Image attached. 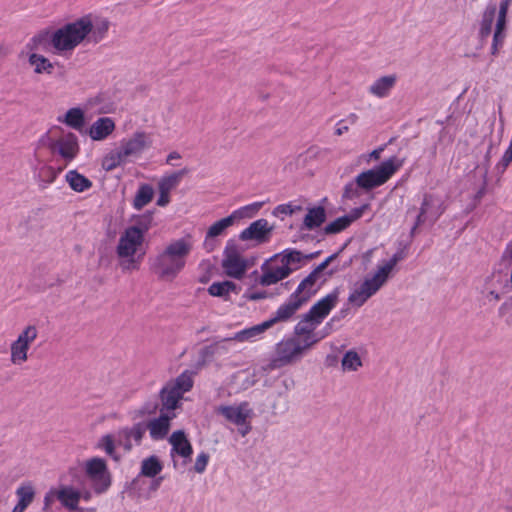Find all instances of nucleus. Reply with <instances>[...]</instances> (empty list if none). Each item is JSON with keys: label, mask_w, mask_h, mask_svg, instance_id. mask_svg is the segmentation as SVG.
<instances>
[{"label": "nucleus", "mask_w": 512, "mask_h": 512, "mask_svg": "<svg viewBox=\"0 0 512 512\" xmlns=\"http://www.w3.org/2000/svg\"><path fill=\"white\" fill-rule=\"evenodd\" d=\"M192 250L187 238L170 242L153 260L151 269L162 281H173L186 265V258Z\"/></svg>", "instance_id": "1"}, {"label": "nucleus", "mask_w": 512, "mask_h": 512, "mask_svg": "<svg viewBox=\"0 0 512 512\" xmlns=\"http://www.w3.org/2000/svg\"><path fill=\"white\" fill-rule=\"evenodd\" d=\"M92 30L91 16L80 17L52 32V47L58 53L72 51L88 38Z\"/></svg>", "instance_id": "2"}, {"label": "nucleus", "mask_w": 512, "mask_h": 512, "mask_svg": "<svg viewBox=\"0 0 512 512\" xmlns=\"http://www.w3.org/2000/svg\"><path fill=\"white\" fill-rule=\"evenodd\" d=\"M145 237L136 229L126 228L120 235L116 246L119 266L123 272H130L140 268L145 251L138 253L144 243Z\"/></svg>", "instance_id": "3"}, {"label": "nucleus", "mask_w": 512, "mask_h": 512, "mask_svg": "<svg viewBox=\"0 0 512 512\" xmlns=\"http://www.w3.org/2000/svg\"><path fill=\"white\" fill-rule=\"evenodd\" d=\"M308 350L300 341V338L290 337L280 341L275 348V358L271 360V368H281L289 365L302 356Z\"/></svg>", "instance_id": "4"}, {"label": "nucleus", "mask_w": 512, "mask_h": 512, "mask_svg": "<svg viewBox=\"0 0 512 512\" xmlns=\"http://www.w3.org/2000/svg\"><path fill=\"white\" fill-rule=\"evenodd\" d=\"M384 284V263L379 264L376 273L371 278L356 287L349 295L348 301L354 306H362Z\"/></svg>", "instance_id": "5"}, {"label": "nucleus", "mask_w": 512, "mask_h": 512, "mask_svg": "<svg viewBox=\"0 0 512 512\" xmlns=\"http://www.w3.org/2000/svg\"><path fill=\"white\" fill-rule=\"evenodd\" d=\"M318 274L312 270L298 285L296 291L291 295L289 301L280 307H290L289 319L311 298L315 293V285Z\"/></svg>", "instance_id": "6"}, {"label": "nucleus", "mask_w": 512, "mask_h": 512, "mask_svg": "<svg viewBox=\"0 0 512 512\" xmlns=\"http://www.w3.org/2000/svg\"><path fill=\"white\" fill-rule=\"evenodd\" d=\"M85 472L93 482L95 492L103 493L111 485V475L106 461L99 457H93L86 461Z\"/></svg>", "instance_id": "7"}, {"label": "nucleus", "mask_w": 512, "mask_h": 512, "mask_svg": "<svg viewBox=\"0 0 512 512\" xmlns=\"http://www.w3.org/2000/svg\"><path fill=\"white\" fill-rule=\"evenodd\" d=\"M444 210L445 207L439 199L432 194H425L421 203L420 211L416 216L415 223L411 227V234H414L416 229L426 222L433 225L443 214Z\"/></svg>", "instance_id": "8"}, {"label": "nucleus", "mask_w": 512, "mask_h": 512, "mask_svg": "<svg viewBox=\"0 0 512 512\" xmlns=\"http://www.w3.org/2000/svg\"><path fill=\"white\" fill-rule=\"evenodd\" d=\"M290 307H279L274 315V317L264 321L261 324L252 326L250 328L244 329L242 331L237 332L233 337L224 338L223 341H239L244 342L247 341L261 333L265 330L271 328L274 324L278 322H285L289 320Z\"/></svg>", "instance_id": "9"}, {"label": "nucleus", "mask_w": 512, "mask_h": 512, "mask_svg": "<svg viewBox=\"0 0 512 512\" xmlns=\"http://www.w3.org/2000/svg\"><path fill=\"white\" fill-rule=\"evenodd\" d=\"M48 148L52 153L59 154L66 162H71L80 151L77 136L68 132L56 140H51Z\"/></svg>", "instance_id": "10"}, {"label": "nucleus", "mask_w": 512, "mask_h": 512, "mask_svg": "<svg viewBox=\"0 0 512 512\" xmlns=\"http://www.w3.org/2000/svg\"><path fill=\"white\" fill-rule=\"evenodd\" d=\"M222 267L229 277L240 279L244 275L247 262L240 256L236 245H227L225 248Z\"/></svg>", "instance_id": "11"}, {"label": "nucleus", "mask_w": 512, "mask_h": 512, "mask_svg": "<svg viewBox=\"0 0 512 512\" xmlns=\"http://www.w3.org/2000/svg\"><path fill=\"white\" fill-rule=\"evenodd\" d=\"M272 230L273 226H270L266 219H258L244 229L239 234V238L242 241L254 240L262 244L269 240Z\"/></svg>", "instance_id": "12"}, {"label": "nucleus", "mask_w": 512, "mask_h": 512, "mask_svg": "<svg viewBox=\"0 0 512 512\" xmlns=\"http://www.w3.org/2000/svg\"><path fill=\"white\" fill-rule=\"evenodd\" d=\"M318 325L319 323L314 322V319L309 318L307 314H304L303 318L296 324L294 328L295 337L300 338L304 347L310 349L322 338L315 333Z\"/></svg>", "instance_id": "13"}, {"label": "nucleus", "mask_w": 512, "mask_h": 512, "mask_svg": "<svg viewBox=\"0 0 512 512\" xmlns=\"http://www.w3.org/2000/svg\"><path fill=\"white\" fill-rule=\"evenodd\" d=\"M358 186L368 192L384 184V162L380 163L375 169H369L360 173L356 177Z\"/></svg>", "instance_id": "14"}, {"label": "nucleus", "mask_w": 512, "mask_h": 512, "mask_svg": "<svg viewBox=\"0 0 512 512\" xmlns=\"http://www.w3.org/2000/svg\"><path fill=\"white\" fill-rule=\"evenodd\" d=\"M151 142L144 132H136L132 138L126 141L120 148V152L125 159L129 156H136L141 154L146 148L150 146Z\"/></svg>", "instance_id": "15"}, {"label": "nucleus", "mask_w": 512, "mask_h": 512, "mask_svg": "<svg viewBox=\"0 0 512 512\" xmlns=\"http://www.w3.org/2000/svg\"><path fill=\"white\" fill-rule=\"evenodd\" d=\"M414 234H402L397 241V247L395 253L391 256L389 260H386V281L390 277L394 267L399 261H402L406 258L409 247L412 243V238Z\"/></svg>", "instance_id": "16"}, {"label": "nucleus", "mask_w": 512, "mask_h": 512, "mask_svg": "<svg viewBox=\"0 0 512 512\" xmlns=\"http://www.w3.org/2000/svg\"><path fill=\"white\" fill-rule=\"evenodd\" d=\"M337 299L336 293L328 294L316 302L306 314L309 318L314 319V322L320 324L336 305Z\"/></svg>", "instance_id": "17"}, {"label": "nucleus", "mask_w": 512, "mask_h": 512, "mask_svg": "<svg viewBox=\"0 0 512 512\" xmlns=\"http://www.w3.org/2000/svg\"><path fill=\"white\" fill-rule=\"evenodd\" d=\"M175 416V414H167L161 413V415L157 418L150 420L147 424H145L146 429L149 430L150 437L153 440H161L164 439L170 429V421Z\"/></svg>", "instance_id": "18"}, {"label": "nucleus", "mask_w": 512, "mask_h": 512, "mask_svg": "<svg viewBox=\"0 0 512 512\" xmlns=\"http://www.w3.org/2000/svg\"><path fill=\"white\" fill-rule=\"evenodd\" d=\"M234 220L235 215L231 214L225 218L216 221L208 228L204 241V248L208 252H211L215 248V244L212 241V239L222 235L228 227L233 225Z\"/></svg>", "instance_id": "19"}, {"label": "nucleus", "mask_w": 512, "mask_h": 512, "mask_svg": "<svg viewBox=\"0 0 512 512\" xmlns=\"http://www.w3.org/2000/svg\"><path fill=\"white\" fill-rule=\"evenodd\" d=\"M169 442L172 445V454H178L183 458H189L192 455L191 443L183 430L174 431L169 438Z\"/></svg>", "instance_id": "20"}, {"label": "nucleus", "mask_w": 512, "mask_h": 512, "mask_svg": "<svg viewBox=\"0 0 512 512\" xmlns=\"http://www.w3.org/2000/svg\"><path fill=\"white\" fill-rule=\"evenodd\" d=\"M115 129L114 121L109 117L97 119L89 129V136L95 141L107 138Z\"/></svg>", "instance_id": "21"}, {"label": "nucleus", "mask_w": 512, "mask_h": 512, "mask_svg": "<svg viewBox=\"0 0 512 512\" xmlns=\"http://www.w3.org/2000/svg\"><path fill=\"white\" fill-rule=\"evenodd\" d=\"M18 502L12 509V512H24L26 508L34 501L36 491L32 483H24L16 489Z\"/></svg>", "instance_id": "22"}, {"label": "nucleus", "mask_w": 512, "mask_h": 512, "mask_svg": "<svg viewBox=\"0 0 512 512\" xmlns=\"http://www.w3.org/2000/svg\"><path fill=\"white\" fill-rule=\"evenodd\" d=\"M182 394L176 390L171 384L167 383L159 393L162 403L161 412L166 410H174L178 407L179 401L182 399Z\"/></svg>", "instance_id": "23"}, {"label": "nucleus", "mask_w": 512, "mask_h": 512, "mask_svg": "<svg viewBox=\"0 0 512 512\" xmlns=\"http://www.w3.org/2000/svg\"><path fill=\"white\" fill-rule=\"evenodd\" d=\"M55 495L65 508L71 511H74L78 508L81 494L79 491L74 490L72 487L63 486L57 490Z\"/></svg>", "instance_id": "24"}, {"label": "nucleus", "mask_w": 512, "mask_h": 512, "mask_svg": "<svg viewBox=\"0 0 512 512\" xmlns=\"http://www.w3.org/2000/svg\"><path fill=\"white\" fill-rule=\"evenodd\" d=\"M326 220V211L323 206L309 208L303 220V226L312 230L320 227Z\"/></svg>", "instance_id": "25"}, {"label": "nucleus", "mask_w": 512, "mask_h": 512, "mask_svg": "<svg viewBox=\"0 0 512 512\" xmlns=\"http://www.w3.org/2000/svg\"><path fill=\"white\" fill-rule=\"evenodd\" d=\"M28 63L34 68V73L40 74H52L54 70V64L44 55L38 53H31L28 56Z\"/></svg>", "instance_id": "26"}, {"label": "nucleus", "mask_w": 512, "mask_h": 512, "mask_svg": "<svg viewBox=\"0 0 512 512\" xmlns=\"http://www.w3.org/2000/svg\"><path fill=\"white\" fill-rule=\"evenodd\" d=\"M50 46H52V33L49 30L39 31L27 44V48L31 51H48Z\"/></svg>", "instance_id": "27"}, {"label": "nucleus", "mask_w": 512, "mask_h": 512, "mask_svg": "<svg viewBox=\"0 0 512 512\" xmlns=\"http://www.w3.org/2000/svg\"><path fill=\"white\" fill-rule=\"evenodd\" d=\"M66 181L69 183L71 189L76 192H83L92 187V182L77 170L68 171Z\"/></svg>", "instance_id": "28"}, {"label": "nucleus", "mask_w": 512, "mask_h": 512, "mask_svg": "<svg viewBox=\"0 0 512 512\" xmlns=\"http://www.w3.org/2000/svg\"><path fill=\"white\" fill-rule=\"evenodd\" d=\"M246 405V403L240 405L239 407L233 406H222L220 407L221 414L229 421L242 425L245 423L248 414L243 412L242 406Z\"/></svg>", "instance_id": "29"}, {"label": "nucleus", "mask_w": 512, "mask_h": 512, "mask_svg": "<svg viewBox=\"0 0 512 512\" xmlns=\"http://www.w3.org/2000/svg\"><path fill=\"white\" fill-rule=\"evenodd\" d=\"M67 126L75 129L81 130L85 124L84 112L81 108L74 107L70 108L62 120Z\"/></svg>", "instance_id": "30"}, {"label": "nucleus", "mask_w": 512, "mask_h": 512, "mask_svg": "<svg viewBox=\"0 0 512 512\" xmlns=\"http://www.w3.org/2000/svg\"><path fill=\"white\" fill-rule=\"evenodd\" d=\"M133 225L127 227L128 229H136L138 233L145 237V233L152 227L153 212L147 211L141 215L132 217Z\"/></svg>", "instance_id": "31"}, {"label": "nucleus", "mask_w": 512, "mask_h": 512, "mask_svg": "<svg viewBox=\"0 0 512 512\" xmlns=\"http://www.w3.org/2000/svg\"><path fill=\"white\" fill-rule=\"evenodd\" d=\"M154 190L149 184H142L133 200V207L137 210L142 209L153 199Z\"/></svg>", "instance_id": "32"}, {"label": "nucleus", "mask_w": 512, "mask_h": 512, "mask_svg": "<svg viewBox=\"0 0 512 512\" xmlns=\"http://www.w3.org/2000/svg\"><path fill=\"white\" fill-rule=\"evenodd\" d=\"M162 468L160 460L152 455L142 461L141 475L153 478L162 471Z\"/></svg>", "instance_id": "33"}, {"label": "nucleus", "mask_w": 512, "mask_h": 512, "mask_svg": "<svg viewBox=\"0 0 512 512\" xmlns=\"http://www.w3.org/2000/svg\"><path fill=\"white\" fill-rule=\"evenodd\" d=\"M145 431H146L145 424L143 422H138L130 428L127 427V428L120 430L119 436L121 438H131V440L133 439L137 445H140V443L143 439V436L145 434Z\"/></svg>", "instance_id": "34"}, {"label": "nucleus", "mask_w": 512, "mask_h": 512, "mask_svg": "<svg viewBox=\"0 0 512 512\" xmlns=\"http://www.w3.org/2000/svg\"><path fill=\"white\" fill-rule=\"evenodd\" d=\"M28 350L29 347L21 344L17 340L13 341L10 346L11 362L15 365H20L26 362L28 359Z\"/></svg>", "instance_id": "35"}, {"label": "nucleus", "mask_w": 512, "mask_h": 512, "mask_svg": "<svg viewBox=\"0 0 512 512\" xmlns=\"http://www.w3.org/2000/svg\"><path fill=\"white\" fill-rule=\"evenodd\" d=\"M192 376L193 373L186 370L181 373L174 381L168 383L183 395L185 392L190 391L193 387L194 382Z\"/></svg>", "instance_id": "36"}, {"label": "nucleus", "mask_w": 512, "mask_h": 512, "mask_svg": "<svg viewBox=\"0 0 512 512\" xmlns=\"http://www.w3.org/2000/svg\"><path fill=\"white\" fill-rule=\"evenodd\" d=\"M189 172L190 170L188 168H183L167 177L162 178L159 182V190L170 192L171 189H173L179 183L180 179Z\"/></svg>", "instance_id": "37"}, {"label": "nucleus", "mask_w": 512, "mask_h": 512, "mask_svg": "<svg viewBox=\"0 0 512 512\" xmlns=\"http://www.w3.org/2000/svg\"><path fill=\"white\" fill-rule=\"evenodd\" d=\"M354 217L349 215L341 216L325 226V234H337L345 230L353 222Z\"/></svg>", "instance_id": "38"}, {"label": "nucleus", "mask_w": 512, "mask_h": 512, "mask_svg": "<svg viewBox=\"0 0 512 512\" xmlns=\"http://www.w3.org/2000/svg\"><path fill=\"white\" fill-rule=\"evenodd\" d=\"M280 261V263H284L286 266L290 267L292 263H299L303 260V254L298 250H288L281 254H276L271 257V262Z\"/></svg>", "instance_id": "39"}, {"label": "nucleus", "mask_w": 512, "mask_h": 512, "mask_svg": "<svg viewBox=\"0 0 512 512\" xmlns=\"http://www.w3.org/2000/svg\"><path fill=\"white\" fill-rule=\"evenodd\" d=\"M341 363L344 371H356L362 365L358 353L353 350L344 355Z\"/></svg>", "instance_id": "40"}, {"label": "nucleus", "mask_w": 512, "mask_h": 512, "mask_svg": "<svg viewBox=\"0 0 512 512\" xmlns=\"http://www.w3.org/2000/svg\"><path fill=\"white\" fill-rule=\"evenodd\" d=\"M37 336V327L35 325H28L21 331L16 340L21 344L30 347V344L37 338Z\"/></svg>", "instance_id": "41"}, {"label": "nucleus", "mask_w": 512, "mask_h": 512, "mask_svg": "<svg viewBox=\"0 0 512 512\" xmlns=\"http://www.w3.org/2000/svg\"><path fill=\"white\" fill-rule=\"evenodd\" d=\"M406 157L400 155L390 156L386 159V181L403 165Z\"/></svg>", "instance_id": "42"}, {"label": "nucleus", "mask_w": 512, "mask_h": 512, "mask_svg": "<svg viewBox=\"0 0 512 512\" xmlns=\"http://www.w3.org/2000/svg\"><path fill=\"white\" fill-rule=\"evenodd\" d=\"M98 446L103 448L105 452L115 461L120 459L119 455H117L115 452V444L112 435L107 434L103 436Z\"/></svg>", "instance_id": "43"}, {"label": "nucleus", "mask_w": 512, "mask_h": 512, "mask_svg": "<svg viewBox=\"0 0 512 512\" xmlns=\"http://www.w3.org/2000/svg\"><path fill=\"white\" fill-rule=\"evenodd\" d=\"M109 25L110 23L108 20H102L96 25L93 24V30L90 33V35L92 36V39L95 43L99 42L104 38V36L108 32Z\"/></svg>", "instance_id": "44"}, {"label": "nucleus", "mask_w": 512, "mask_h": 512, "mask_svg": "<svg viewBox=\"0 0 512 512\" xmlns=\"http://www.w3.org/2000/svg\"><path fill=\"white\" fill-rule=\"evenodd\" d=\"M261 268H262L263 274L259 279V283L262 286H270L272 284H275V283L281 281V279L276 274H274L273 272H270L266 268V263L263 264Z\"/></svg>", "instance_id": "45"}, {"label": "nucleus", "mask_w": 512, "mask_h": 512, "mask_svg": "<svg viewBox=\"0 0 512 512\" xmlns=\"http://www.w3.org/2000/svg\"><path fill=\"white\" fill-rule=\"evenodd\" d=\"M261 268H262L263 274L259 279V283L262 286H270L272 284H275V283L281 281V279L276 274H274L273 272H270L266 268V263L263 264Z\"/></svg>", "instance_id": "46"}, {"label": "nucleus", "mask_w": 512, "mask_h": 512, "mask_svg": "<svg viewBox=\"0 0 512 512\" xmlns=\"http://www.w3.org/2000/svg\"><path fill=\"white\" fill-rule=\"evenodd\" d=\"M496 11H497L496 5H494V4L487 5V7L485 8V10L483 12L480 25L492 27L493 21H494L495 15H496Z\"/></svg>", "instance_id": "47"}, {"label": "nucleus", "mask_w": 512, "mask_h": 512, "mask_svg": "<svg viewBox=\"0 0 512 512\" xmlns=\"http://www.w3.org/2000/svg\"><path fill=\"white\" fill-rule=\"evenodd\" d=\"M125 160L126 159L122 156L121 152L117 151L115 155H111L109 158L105 159L103 166L107 171H110L121 165Z\"/></svg>", "instance_id": "48"}, {"label": "nucleus", "mask_w": 512, "mask_h": 512, "mask_svg": "<svg viewBox=\"0 0 512 512\" xmlns=\"http://www.w3.org/2000/svg\"><path fill=\"white\" fill-rule=\"evenodd\" d=\"M266 268L270 272H273L274 274H276L281 280L288 277L293 271V269L291 267L286 266L284 263H281L280 266H276V267H274L273 265L268 266L266 264Z\"/></svg>", "instance_id": "49"}, {"label": "nucleus", "mask_w": 512, "mask_h": 512, "mask_svg": "<svg viewBox=\"0 0 512 512\" xmlns=\"http://www.w3.org/2000/svg\"><path fill=\"white\" fill-rule=\"evenodd\" d=\"M360 190H362V189L360 186H358V183L356 180H355V182H350L344 188L343 198L353 199V198L359 197Z\"/></svg>", "instance_id": "50"}, {"label": "nucleus", "mask_w": 512, "mask_h": 512, "mask_svg": "<svg viewBox=\"0 0 512 512\" xmlns=\"http://www.w3.org/2000/svg\"><path fill=\"white\" fill-rule=\"evenodd\" d=\"M512 162V142H510L508 149L505 151L502 159L497 164V169L504 172L509 164Z\"/></svg>", "instance_id": "51"}, {"label": "nucleus", "mask_w": 512, "mask_h": 512, "mask_svg": "<svg viewBox=\"0 0 512 512\" xmlns=\"http://www.w3.org/2000/svg\"><path fill=\"white\" fill-rule=\"evenodd\" d=\"M208 292L211 296H214V297H225L228 295L227 291H225L223 282L212 283L208 288Z\"/></svg>", "instance_id": "52"}, {"label": "nucleus", "mask_w": 512, "mask_h": 512, "mask_svg": "<svg viewBox=\"0 0 512 512\" xmlns=\"http://www.w3.org/2000/svg\"><path fill=\"white\" fill-rule=\"evenodd\" d=\"M505 37H506V34L494 33L492 46H491V54L492 55L498 54L499 48H501L504 44Z\"/></svg>", "instance_id": "53"}, {"label": "nucleus", "mask_w": 512, "mask_h": 512, "mask_svg": "<svg viewBox=\"0 0 512 512\" xmlns=\"http://www.w3.org/2000/svg\"><path fill=\"white\" fill-rule=\"evenodd\" d=\"M370 93L381 98L384 96V76L380 77L376 80V82L371 85L369 89Z\"/></svg>", "instance_id": "54"}, {"label": "nucleus", "mask_w": 512, "mask_h": 512, "mask_svg": "<svg viewBox=\"0 0 512 512\" xmlns=\"http://www.w3.org/2000/svg\"><path fill=\"white\" fill-rule=\"evenodd\" d=\"M209 456L206 453L198 455L195 461L194 469L196 472L201 473L205 470L208 463Z\"/></svg>", "instance_id": "55"}, {"label": "nucleus", "mask_w": 512, "mask_h": 512, "mask_svg": "<svg viewBox=\"0 0 512 512\" xmlns=\"http://www.w3.org/2000/svg\"><path fill=\"white\" fill-rule=\"evenodd\" d=\"M343 250L340 249L338 252L330 255L329 257H327L322 263H320L316 268H314L313 270L319 275L322 271H324L328 265L334 261L340 254V252Z\"/></svg>", "instance_id": "56"}, {"label": "nucleus", "mask_w": 512, "mask_h": 512, "mask_svg": "<svg viewBox=\"0 0 512 512\" xmlns=\"http://www.w3.org/2000/svg\"><path fill=\"white\" fill-rule=\"evenodd\" d=\"M224 341L221 340V341H217L215 343H213L212 345L210 346H207L203 349V354L205 356L207 355H213L214 353H216L219 349H224V346L222 345Z\"/></svg>", "instance_id": "57"}, {"label": "nucleus", "mask_w": 512, "mask_h": 512, "mask_svg": "<svg viewBox=\"0 0 512 512\" xmlns=\"http://www.w3.org/2000/svg\"><path fill=\"white\" fill-rule=\"evenodd\" d=\"M300 209H301L300 206L293 207L290 204H282L277 207V210L280 213L287 214V215H291L295 212V210H300Z\"/></svg>", "instance_id": "58"}, {"label": "nucleus", "mask_w": 512, "mask_h": 512, "mask_svg": "<svg viewBox=\"0 0 512 512\" xmlns=\"http://www.w3.org/2000/svg\"><path fill=\"white\" fill-rule=\"evenodd\" d=\"M506 18L504 17H498L496 21L495 31L494 33L498 34H506Z\"/></svg>", "instance_id": "59"}, {"label": "nucleus", "mask_w": 512, "mask_h": 512, "mask_svg": "<svg viewBox=\"0 0 512 512\" xmlns=\"http://www.w3.org/2000/svg\"><path fill=\"white\" fill-rule=\"evenodd\" d=\"M512 0H502L499 6L498 17H507V12Z\"/></svg>", "instance_id": "60"}, {"label": "nucleus", "mask_w": 512, "mask_h": 512, "mask_svg": "<svg viewBox=\"0 0 512 512\" xmlns=\"http://www.w3.org/2000/svg\"><path fill=\"white\" fill-rule=\"evenodd\" d=\"M159 191H160V195L157 200V205L161 206V207L166 206L170 201L169 192H167L165 190H159Z\"/></svg>", "instance_id": "61"}, {"label": "nucleus", "mask_w": 512, "mask_h": 512, "mask_svg": "<svg viewBox=\"0 0 512 512\" xmlns=\"http://www.w3.org/2000/svg\"><path fill=\"white\" fill-rule=\"evenodd\" d=\"M57 490H50L44 497V510L46 511L50 505L53 503L54 498L56 497L55 493Z\"/></svg>", "instance_id": "62"}, {"label": "nucleus", "mask_w": 512, "mask_h": 512, "mask_svg": "<svg viewBox=\"0 0 512 512\" xmlns=\"http://www.w3.org/2000/svg\"><path fill=\"white\" fill-rule=\"evenodd\" d=\"M493 149V143L491 142L488 146L487 152L484 156V163L483 166L485 168V172L487 173L489 166H490V159H491V151Z\"/></svg>", "instance_id": "63"}, {"label": "nucleus", "mask_w": 512, "mask_h": 512, "mask_svg": "<svg viewBox=\"0 0 512 512\" xmlns=\"http://www.w3.org/2000/svg\"><path fill=\"white\" fill-rule=\"evenodd\" d=\"M512 308V297L505 301L499 308V314L505 315Z\"/></svg>", "instance_id": "64"}]
</instances>
